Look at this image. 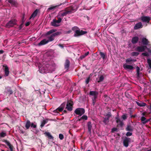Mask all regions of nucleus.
Returning a JSON list of instances; mask_svg holds the SVG:
<instances>
[{
	"label": "nucleus",
	"instance_id": "obj_1",
	"mask_svg": "<svg viewBox=\"0 0 151 151\" xmlns=\"http://www.w3.org/2000/svg\"><path fill=\"white\" fill-rule=\"evenodd\" d=\"M55 65L54 62H52L51 64H47L45 65V67L43 66L39 68V70L41 73H46L48 70H54L55 69Z\"/></svg>",
	"mask_w": 151,
	"mask_h": 151
},
{
	"label": "nucleus",
	"instance_id": "obj_2",
	"mask_svg": "<svg viewBox=\"0 0 151 151\" xmlns=\"http://www.w3.org/2000/svg\"><path fill=\"white\" fill-rule=\"evenodd\" d=\"M56 29H52L47 32L45 34V36H47L52 34L50 36L47 37L48 39H47L48 42L52 41L54 40V37L55 36L60 35L61 34V32H57L53 33L56 31Z\"/></svg>",
	"mask_w": 151,
	"mask_h": 151
},
{
	"label": "nucleus",
	"instance_id": "obj_3",
	"mask_svg": "<svg viewBox=\"0 0 151 151\" xmlns=\"http://www.w3.org/2000/svg\"><path fill=\"white\" fill-rule=\"evenodd\" d=\"M74 112L79 116H81L85 112V109L82 108H78L76 109Z\"/></svg>",
	"mask_w": 151,
	"mask_h": 151
},
{
	"label": "nucleus",
	"instance_id": "obj_4",
	"mask_svg": "<svg viewBox=\"0 0 151 151\" xmlns=\"http://www.w3.org/2000/svg\"><path fill=\"white\" fill-rule=\"evenodd\" d=\"M73 102L71 100L68 101L67 103L66 109L68 111H71L73 110Z\"/></svg>",
	"mask_w": 151,
	"mask_h": 151
},
{
	"label": "nucleus",
	"instance_id": "obj_5",
	"mask_svg": "<svg viewBox=\"0 0 151 151\" xmlns=\"http://www.w3.org/2000/svg\"><path fill=\"white\" fill-rule=\"evenodd\" d=\"M105 116V117L103 118L104 120L103 122L105 124H106L109 123V118L111 116V114L110 112H109Z\"/></svg>",
	"mask_w": 151,
	"mask_h": 151
},
{
	"label": "nucleus",
	"instance_id": "obj_6",
	"mask_svg": "<svg viewBox=\"0 0 151 151\" xmlns=\"http://www.w3.org/2000/svg\"><path fill=\"white\" fill-rule=\"evenodd\" d=\"M3 68H4V76H8L9 75L10 72L8 67L6 64H4L3 65Z\"/></svg>",
	"mask_w": 151,
	"mask_h": 151
},
{
	"label": "nucleus",
	"instance_id": "obj_7",
	"mask_svg": "<svg viewBox=\"0 0 151 151\" xmlns=\"http://www.w3.org/2000/svg\"><path fill=\"white\" fill-rule=\"evenodd\" d=\"M87 32L83 31L82 30H80L79 29L76 30L74 34V36L78 37L79 36L82 35L87 33Z\"/></svg>",
	"mask_w": 151,
	"mask_h": 151
},
{
	"label": "nucleus",
	"instance_id": "obj_8",
	"mask_svg": "<svg viewBox=\"0 0 151 151\" xmlns=\"http://www.w3.org/2000/svg\"><path fill=\"white\" fill-rule=\"evenodd\" d=\"M16 21L15 19H12L9 21L6 24V27H7L10 28L13 27L16 24Z\"/></svg>",
	"mask_w": 151,
	"mask_h": 151
},
{
	"label": "nucleus",
	"instance_id": "obj_9",
	"mask_svg": "<svg viewBox=\"0 0 151 151\" xmlns=\"http://www.w3.org/2000/svg\"><path fill=\"white\" fill-rule=\"evenodd\" d=\"M147 48L146 46H138L135 50L139 52H142L145 51V50Z\"/></svg>",
	"mask_w": 151,
	"mask_h": 151
},
{
	"label": "nucleus",
	"instance_id": "obj_10",
	"mask_svg": "<svg viewBox=\"0 0 151 151\" xmlns=\"http://www.w3.org/2000/svg\"><path fill=\"white\" fill-rule=\"evenodd\" d=\"M130 138L125 137L123 141L124 146L126 147H128L129 143L130 142Z\"/></svg>",
	"mask_w": 151,
	"mask_h": 151
},
{
	"label": "nucleus",
	"instance_id": "obj_11",
	"mask_svg": "<svg viewBox=\"0 0 151 151\" xmlns=\"http://www.w3.org/2000/svg\"><path fill=\"white\" fill-rule=\"evenodd\" d=\"M98 92L96 91H91L89 93V94L93 96L92 99H96L98 97Z\"/></svg>",
	"mask_w": 151,
	"mask_h": 151
},
{
	"label": "nucleus",
	"instance_id": "obj_12",
	"mask_svg": "<svg viewBox=\"0 0 151 151\" xmlns=\"http://www.w3.org/2000/svg\"><path fill=\"white\" fill-rule=\"evenodd\" d=\"M87 127L88 129V132L89 134H91L92 127V124L91 122L89 121L87 123Z\"/></svg>",
	"mask_w": 151,
	"mask_h": 151
},
{
	"label": "nucleus",
	"instance_id": "obj_13",
	"mask_svg": "<svg viewBox=\"0 0 151 151\" xmlns=\"http://www.w3.org/2000/svg\"><path fill=\"white\" fill-rule=\"evenodd\" d=\"M65 9L68 14H71L74 10V7L73 6H70V7H67Z\"/></svg>",
	"mask_w": 151,
	"mask_h": 151
},
{
	"label": "nucleus",
	"instance_id": "obj_14",
	"mask_svg": "<svg viewBox=\"0 0 151 151\" xmlns=\"http://www.w3.org/2000/svg\"><path fill=\"white\" fill-rule=\"evenodd\" d=\"M68 14L67 12L65 9L64 10L61 11L58 14V16L62 17V18L64 16H66L67 14Z\"/></svg>",
	"mask_w": 151,
	"mask_h": 151
},
{
	"label": "nucleus",
	"instance_id": "obj_15",
	"mask_svg": "<svg viewBox=\"0 0 151 151\" xmlns=\"http://www.w3.org/2000/svg\"><path fill=\"white\" fill-rule=\"evenodd\" d=\"M141 19L142 22L148 23L150 20V18L147 16H143L141 17Z\"/></svg>",
	"mask_w": 151,
	"mask_h": 151
},
{
	"label": "nucleus",
	"instance_id": "obj_16",
	"mask_svg": "<svg viewBox=\"0 0 151 151\" xmlns=\"http://www.w3.org/2000/svg\"><path fill=\"white\" fill-rule=\"evenodd\" d=\"M7 1L9 3L11 4L12 6H13L15 7H17L18 5V4L16 1L13 0H8Z\"/></svg>",
	"mask_w": 151,
	"mask_h": 151
},
{
	"label": "nucleus",
	"instance_id": "obj_17",
	"mask_svg": "<svg viewBox=\"0 0 151 151\" xmlns=\"http://www.w3.org/2000/svg\"><path fill=\"white\" fill-rule=\"evenodd\" d=\"M143 27L142 24L141 22H139L136 24L134 27V29H139L142 28Z\"/></svg>",
	"mask_w": 151,
	"mask_h": 151
},
{
	"label": "nucleus",
	"instance_id": "obj_18",
	"mask_svg": "<svg viewBox=\"0 0 151 151\" xmlns=\"http://www.w3.org/2000/svg\"><path fill=\"white\" fill-rule=\"evenodd\" d=\"M48 43V41H47V39H45L42 40L38 44V45L39 46L45 45Z\"/></svg>",
	"mask_w": 151,
	"mask_h": 151
},
{
	"label": "nucleus",
	"instance_id": "obj_19",
	"mask_svg": "<svg viewBox=\"0 0 151 151\" xmlns=\"http://www.w3.org/2000/svg\"><path fill=\"white\" fill-rule=\"evenodd\" d=\"M139 40V38L138 37H133L132 39V42L133 44H135Z\"/></svg>",
	"mask_w": 151,
	"mask_h": 151
},
{
	"label": "nucleus",
	"instance_id": "obj_20",
	"mask_svg": "<svg viewBox=\"0 0 151 151\" xmlns=\"http://www.w3.org/2000/svg\"><path fill=\"white\" fill-rule=\"evenodd\" d=\"M51 24L52 26L54 27H57L59 26L58 24H58V22L55 19H54L51 22Z\"/></svg>",
	"mask_w": 151,
	"mask_h": 151
},
{
	"label": "nucleus",
	"instance_id": "obj_21",
	"mask_svg": "<svg viewBox=\"0 0 151 151\" xmlns=\"http://www.w3.org/2000/svg\"><path fill=\"white\" fill-rule=\"evenodd\" d=\"M70 64V62L69 60L67 59L66 60L65 64H64V67L65 69H68L69 68Z\"/></svg>",
	"mask_w": 151,
	"mask_h": 151
},
{
	"label": "nucleus",
	"instance_id": "obj_22",
	"mask_svg": "<svg viewBox=\"0 0 151 151\" xmlns=\"http://www.w3.org/2000/svg\"><path fill=\"white\" fill-rule=\"evenodd\" d=\"M115 119H116V122L118 125H119L120 127H122L123 125V123L122 122L118 117H116Z\"/></svg>",
	"mask_w": 151,
	"mask_h": 151
},
{
	"label": "nucleus",
	"instance_id": "obj_23",
	"mask_svg": "<svg viewBox=\"0 0 151 151\" xmlns=\"http://www.w3.org/2000/svg\"><path fill=\"white\" fill-rule=\"evenodd\" d=\"M126 130L127 131L132 132L133 130V127L130 125H127L126 128Z\"/></svg>",
	"mask_w": 151,
	"mask_h": 151
},
{
	"label": "nucleus",
	"instance_id": "obj_24",
	"mask_svg": "<svg viewBox=\"0 0 151 151\" xmlns=\"http://www.w3.org/2000/svg\"><path fill=\"white\" fill-rule=\"evenodd\" d=\"M38 11L39 10L38 9H36L31 15V16L29 18V19H30L32 17H35V16H36L38 12Z\"/></svg>",
	"mask_w": 151,
	"mask_h": 151
},
{
	"label": "nucleus",
	"instance_id": "obj_25",
	"mask_svg": "<svg viewBox=\"0 0 151 151\" xmlns=\"http://www.w3.org/2000/svg\"><path fill=\"white\" fill-rule=\"evenodd\" d=\"M142 42L143 45L146 46L148 44L149 41L146 38H143L142 39Z\"/></svg>",
	"mask_w": 151,
	"mask_h": 151
},
{
	"label": "nucleus",
	"instance_id": "obj_26",
	"mask_svg": "<svg viewBox=\"0 0 151 151\" xmlns=\"http://www.w3.org/2000/svg\"><path fill=\"white\" fill-rule=\"evenodd\" d=\"M147 63L149 65V67L147 70V71L148 73H150V69H151V60L148 59H147Z\"/></svg>",
	"mask_w": 151,
	"mask_h": 151
},
{
	"label": "nucleus",
	"instance_id": "obj_27",
	"mask_svg": "<svg viewBox=\"0 0 151 151\" xmlns=\"http://www.w3.org/2000/svg\"><path fill=\"white\" fill-rule=\"evenodd\" d=\"M31 125V122L29 120H27L26 122L25 127L26 129H28Z\"/></svg>",
	"mask_w": 151,
	"mask_h": 151
},
{
	"label": "nucleus",
	"instance_id": "obj_28",
	"mask_svg": "<svg viewBox=\"0 0 151 151\" xmlns=\"http://www.w3.org/2000/svg\"><path fill=\"white\" fill-rule=\"evenodd\" d=\"M123 67L124 69H128L130 70H132L134 68V67L130 65H123Z\"/></svg>",
	"mask_w": 151,
	"mask_h": 151
},
{
	"label": "nucleus",
	"instance_id": "obj_29",
	"mask_svg": "<svg viewBox=\"0 0 151 151\" xmlns=\"http://www.w3.org/2000/svg\"><path fill=\"white\" fill-rule=\"evenodd\" d=\"M136 76H137V78L138 79H139V78H140V68L138 66H137L136 67Z\"/></svg>",
	"mask_w": 151,
	"mask_h": 151
},
{
	"label": "nucleus",
	"instance_id": "obj_30",
	"mask_svg": "<svg viewBox=\"0 0 151 151\" xmlns=\"http://www.w3.org/2000/svg\"><path fill=\"white\" fill-rule=\"evenodd\" d=\"M136 103L138 106L140 107L145 106L146 105V104L145 103L141 102L136 101Z\"/></svg>",
	"mask_w": 151,
	"mask_h": 151
},
{
	"label": "nucleus",
	"instance_id": "obj_31",
	"mask_svg": "<svg viewBox=\"0 0 151 151\" xmlns=\"http://www.w3.org/2000/svg\"><path fill=\"white\" fill-rule=\"evenodd\" d=\"M88 119V117L86 115H83L78 120V121H81L82 120H87Z\"/></svg>",
	"mask_w": 151,
	"mask_h": 151
},
{
	"label": "nucleus",
	"instance_id": "obj_32",
	"mask_svg": "<svg viewBox=\"0 0 151 151\" xmlns=\"http://www.w3.org/2000/svg\"><path fill=\"white\" fill-rule=\"evenodd\" d=\"M136 61V60L132 59L131 58L127 59L126 60V62L127 63H129L131 62H135Z\"/></svg>",
	"mask_w": 151,
	"mask_h": 151
},
{
	"label": "nucleus",
	"instance_id": "obj_33",
	"mask_svg": "<svg viewBox=\"0 0 151 151\" xmlns=\"http://www.w3.org/2000/svg\"><path fill=\"white\" fill-rule=\"evenodd\" d=\"M60 4L59 5H56L55 6H51L48 9V10H51L54 9H55L56 8V7L59 6L60 5L62 4Z\"/></svg>",
	"mask_w": 151,
	"mask_h": 151
},
{
	"label": "nucleus",
	"instance_id": "obj_34",
	"mask_svg": "<svg viewBox=\"0 0 151 151\" xmlns=\"http://www.w3.org/2000/svg\"><path fill=\"white\" fill-rule=\"evenodd\" d=\"M141 120L144 124H145L149 121L148 120H146V118L144 116L142 117Z\"/></svg>",
	"mask_w": 151,
	"mask_h": 151
},
{
	"label": "nucleus",
	"instance_id": "obj_35",
	"mask_svg": "<svg viewBox=\"0 0 151 151\" xmlns=\"http://www.w3.org/2000/svg\"><path fill=\"white\" fill-rule=\"evenodd\" d=\"M45 134H46V135L50 139H52L53 138V137L52 136L50 133L48 132H45Z\"/></svg>",
	"mask_w": 151,
	"mask_h": 151
},
{
	"label": "nucleus",
	"instance_id": "obj_36",
	"mask_svg": "<svg viewBox=\"0 0 151 151\" xmlns=\"http://www.w3.org/2000/svg\"><path fill=\"white\" fill-rule=\"evenodd\" d=\"M99 54L101 57L103 59H104L106 58V55L104 52H99Z\"/></svg>",
	"mask_w": 151,
	"mask_h": 151
},
{
	"label": "nucleus",
	"instance_id": "obj_37",
	"mask_svg": "<svg viewBox=\"0 0 151 151\" xmlns=\"http://www.w3.org/2000/svg\"><path fill=\"white\" fill-rule=\"evenodd\" d=\"M48 122L47 120H43V121L42 122L41 125H40V127L41 128L43 127Z\"/></svg>",
	"mask_w": 151,
	"mask_h": 151
},
{
	"label": "nucleus",
	"instance_id": "obj_38",
	"mask_svg": "<svg viewBox=\"0 0 151 151\" xmlns=\"http://www.w3.org/2000/svg\"><path fill=\"white\" fill-rule=\"evenodd\" d=\"M139 53L138 52H133L131 53V55L133 56H137L139 55Z\"/></svg>",
	"mask_w": 151,
	"mask_h": 151
},
{
	"label": "nucleus",
	"instance_id": "obj_39",
	"mask_svg": "<svg viewBox=\"0 0 151 151\" xmlns=\"http://www.w3.org/2000/svg\"><path fill=\"white\" fill-rule=\"evenodd\" d=\"M104 79V77L103 75H102L100 77L99 80L98 81V83H100Z\"/></svg>",
	"mask_w": 151,
	"mask_h": 151
},
{
	"label": "nucleus",
	"instance_id": "obj_40",
	"mask_svg": "<svg viewBox=\"0 0 151 151\" xmlns=\"http://www.w3.org/2000/svg\"><path fill=\"white\" fill-rule=\"evenodd\" d=\"M6 136V134L3 132L0 133V137H4Z\"/></svg>",
	"mask_w": 151,
	"mask_h": 151
},
{
	"label": "nucleus",
	"instance_id": "obj_41",
	"mask_svg": "<svg viewBox=\"0 0 151 151\" xmlns=\"http://www.w3.org/2000/svg\"><path fill=\"white\" fill-rule=\"evenodd\" d=\"M24 17L23 16L22 18V23L19 26V29H21L23 27V23L24 22Z\"/></svg>",
	"mask_w": 151,
	"mask_h": 151
},
{
	"label": "nucleus",
	"instance_id": "obj_42",
	"mask_svg": "<svg viewBox=\"0 0 151 151\" xmlns=\"http://www.w3.org/2000/svg\"><path fill=\"white\" fill-rule=\"evenodd\" d=\"M57 18L58 20H57V21L58 22V24H59L61 22L62 18H61L60 17L58 16V14L57 16Z\"/></svg>",
	"mask_w": 151,
	"mask_h": 151
},
{
	"label": "nucleus",
	"instance_id": "obj_43",
	"mask_svg": "<svg viewBox=\"0 0 151 151\" xmlns=\"http://www.w3.org/2000/svg\"><path fill=\"white\" fill-rule=\"evenodd\" d=\"M127 114H124L122 116V118L124 120H126V119H127Z\"/></svg>",
	"mask_w": 151,
	"mask_h": 151
},
{
	"label": "nucleus",
	"instance_id": "obj_44",
	"mask_svg": "<svg viewBox=\"0 0 151 151\" xmlns=\"http://www.w3.org/2000/svg\"><path fill=\"white\" fill-rule=\"evenodd\" d=\"M79 28L77 26H74L72 28V30H73L74 31L76 32V30H78L79 29Z\"/></svg>",
	"mask_w": 151,
	"mask_h": 151
},
{
	"label": "nucleus",
	"instance_id": "obj_45",
	"mask_svg": "<svg viewBox=\"0 0 151 151\" xmlns=\"http://www.w3.org/2000/svg\"><path fill=\"white\" fill-rule=\"evenodd\" d=\"M59 138L60 140H63L64 139V136L62 134H60L59 135Z\"/></svg>",
	"mask_w": 151,
	"mask_h": 151
},
{
	"label": "nucleus",
	"instance_id": "obj_46",
	"mask_svg": "<svg viewBox=\"0 0 151 151\" xmlns=\"http://www.w3.org/2000/svg\"><path fill=\"white\" fill-rule=\"evenodd\" d=\"M4 141L8 146H9L12 145L10 142L6 140H5Z\"/></svg>",
	"mask_w": 151,
	"mask_h": 151
},
{
	"label": "nucleus",
	"instance_id": "obj_47",
	"mask_svg": "<svg viewBox=\"0 0 151 151\" xmlns=\"http://www.w3.org/2000/svg\"><path fill=\"white\" fill-rule=\"evenodd\" d=\"M132 135V132L130 131L127 132L126 134V135L127 137L131 136Z\"/></svg>",
	"mask_w": 151,
	"mask_h": 151
},
{
	"label": "nucleus",
	"instance_id": "obj_48",
	"mask_svg": "<svg viewBox=\"0 0 151 151\" xmlns=\"http://www.w3.org/2000/svg\"><path fill=\"white\" fill-rule=\"evenodd\" d=\"M65 104H66V103L65 102H63V103H62L61 104V105H60V107H61V108H62L63 109H64L65 107Z\"/></svg>",
	"mask_w": 151,
	"mask_h": 151
},
{
	"label": "nucleus",
	"instance_id": "obj_49",
	"mask_svg": "<svg viewBox=\"0 0 151 151\" xmlns=\"http://www.w3.org/2000/svg\"><path fill=\"white\" fill-rule=\"evenodd\" d=\"M13 92V91L11 89H9L7 91V93L9 95L12 94Z\"/></svg>",
	"mask_w": 151,
	"mask_h": 151
},
{
	"label": "nucleus",
	"instance_id": "obj_50",
	"mask_svg": "<svg viewBox=\"0 0 151 151\" xmlns=\"http://www.w3.org/2000/svg\"><path fill=\"white\" fill-rule=\"evenodd\" d=\"M30 127H31L36 128L37 127V125L36 124H34L33 123H31V125H30Z\"/></svg>",
	"mask_w": 151,
	"mask_h": 151
},
{
	"label": "nucleus",
	"instance_id": "obj_51",
	"mask_svg": "<svg viewBox=\"0 0 151 151\" xmlns=\"http://www.w3.org/2000/svg\"><path fill=\"white\" fill-rule=\"evenodd\" d=\"M90 77H88L87 78V79L85 81V83L86 84H88L89 83V81H90Z\"/></svg>",
	"mask_w": 151,
	"mask_h": 151
},
{
	"label": "nucleus",
	"instance_id": "obj_52",
	"mask_svg": "<svg viewBox=\"0 0 151 151\" xmlns=\"http://www.w3.org/2000/svg\"><path fill=\"white\" fill-rule=\"evenodd\" d=\"M142 55H143V56H147V57H148L149 56V54L147 53V52H143V53H142Z\"/></svg>",
	"mask_w": 151,
	"mask_h": 151
},
{
	"label": "nucleus",
	"instance_id": "obj_53",
	"mask_svg": "<svg viewBox=\"0 0 151 151\" xmlns=\"http://www.w3.org/2000/svg\"><path fill=\"white\" fill-rule=\"evenodd\" d=\"M57 109H58V111L59 112H61L63 110V109L62 108H61L60 106H59L58 108Z\"/></svg>",
	"mask_w": 151,
	"mask_h": 151
},
{
	"label": "nucleus",
	"instance_id": "obj_54",
	"mask_svg": "<svg viewBox=\"0 0 151 151\" xmlns=\"http://www.w3.org/2000/svg\"><path fill=\"white\" fill-rule=\"evenodd\" d=\"M96 99H92V104L93 106L94 105L95 103L96 102Z\"/></svg>",
	"mask_w": 151,
	"mask_h": 151
},
{
	"label": "nucleus",
	"instance_id": "obj_55",
	"mask_svg": "<svg viewBox=\"0 0 151 151\" xmlns=\"http://www.w3.org/2000/svg\"><path fill=\"white\" fill-rule=\"evenodd\" d=\"M9 148L10 151H13V147L12 145H11L9 146Z\"/></svg>",
	"mask_w": 151,
	"mask_h": 151
},
{
	"label": "nucleus",
	"instance_id": "obj_56",
	"mask_svg": "<svg viewBox=\"0 0 151 151\" xmlns=\"http://www.w3.org/2000/svg\"><path fill=\"white\" fill-rule=\"evenodd\" d=\"M117 129L115 128H112V132H114V131H117Z\"/></svg>",
	"mask_w": 151,
	"mask_h": 151
},
{
	"label": "nucleus",
	"instance_id": "obj_57",
	"mask_svg": "<svg viewBox=\"0 0 151 151\" xmlns=\"http://www.w3.org/2000/svg\"><path fill=\"white\" fill-rule=\"evenodd\" d=\"M53 112L55 114L58 113V111L57 109L54 110Z\"/></svg>",
	"mask_w": 151,
	"mask_h": 151
},
{
	"label": "nucleus",
	"instance_id": "obj_58",
	"mask_svg": "<svg viewBox=\"0 0 151 151\" xmlns=\"http://www.w3.org/2000/svg\"><path fill=\"white\" fill-rule=\"evenodd\" d=\"M85 57H86V56H85L84 55H83L81 56L80 57V58L81 59H82L84 58Z\"/></svg>",
	"mask_w": 151,
	"mask_h": 151
},
{
	"label": "nucleus",
	"instance_id": "obj_59",
	"mask_svg": "<svg viewBox=\"0 0 151 151\" xmlns=\"http://www.w3.org/2000/svg\"><path fill=\"white\" fill-rule=\"evenodd\" d=\"M29 24L30 22H28L25 24V25L27 27L29 25Z\"/></svg>",
	"mask_w": 151,
	"mask_h": 151
},
{
	"label": "nucleus",
	"instance_id": "obj_60",
	"mask_svg": "<svg viewBox=\"0 0 151 151\" xmlns=\"http://www.w3.org/2000/svg\"><path fill=\"white\" fill-rule=\"evenodd\" d=\"M125 96H126L128 98H129V94L128 93H125Z\"/></svg>",
	"mask_w": 151,
	"mask_h": 151
},
{
	"label": "nucleus",
	"instance_id": "obj_61",
	"mask_svg": "<svg viewBox=\"0 0 151 151\" xmlns=\"http://www.w3.org/2000/svg\"><path fill=\"white\" fill-rule=\"evenodd\" d=\"M59 46L60 47H61L62 48H63V47H64V46H63V45H62V44H59Z\"/></svg>",
	"mask_w": 151,
	"mask_h": 151
},
{
	"label": "nucleus",
	"instance_id": "obj_62",
	"mask_svg": "<svg viewBox=\"0 0 151 151\" xmlns=\"http://www.w3.org/2000/svg\"><path fill=\"white\" fill-rule=\"evenodd\" d=\"M89 53V52H87L84 55L86 57L88 55Z\"/></svg>",
	"mask_w": 151,
	"mask_h": 151
},
{
	"label": "nucleus",
	"instance_id": "obj_63",
	"mask_svg": "<svg viewBox=\"0 0 151 151\" xmlns=\"http://www.w3.org/2000/svg\"><path fill=\"white\" fill-rule=\"evenodd\" d=\"M72 32V31L71 30H69L66 32V33L67 34H69L70 33Z\"/></svg>",
	"mask_w": 151,
	"mask_h": 151
},
{
	"label": "nucleus",
	"instance_id": "obj_64",
	"mask_svg": "<svg viewBox=\"0 0 151 151\" xmlns=\"http://www.w3.org/2000/svg\"><path fill=\"white\" fill-rule=\"evenodd\" d=\"M4 52V51L2 50H0V54H2Z\"/></svg>",
	"mask_w": 151,
	"mask_h": 151
}]
</instances>
